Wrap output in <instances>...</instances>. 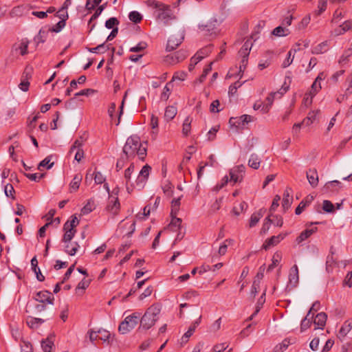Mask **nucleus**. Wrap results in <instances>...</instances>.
Listing matches in <instances>:
<instances>
[{"instance_id": "f257e3e1", "label": "nucleus", "mask_w": 352, "mask_h": 352, "mask_svg": "<svg viewBox=\"0 0 352 352\" xmlns=\"http://www.w3.org/2000/svg\"><path fill=\"white\" fill-rule=\"evenodd\" d=\"M71 218L63 226L65 233L62 241L65 243V252L70 256H74L76 254L80 245L77 242L72 243L71 241L75 236L76 232V228L79 224V221L75 216H72Z\"/></svg>"}, {"instance_id": "f03ea898", "label": "nucleus", "mask_w": 352, "mask_h": 352, "mask_svg": "<svg viewBox=\"0 0 352 352\" xmlns=\"http://www.w3.org/2000/svg\"><path fill=\"white\" fill-rule=\"evenodd\" d=\"M146 148L142 145L140 137L136 135L129 137L122 148L126 159L129 160L135 156H138L140 160H144L146 156Z\"/></svg>"}, {"instance_id": "7ed1b4c3", "label": "nucleus", "mask_w": 352, "mask_h": 352, "mask_svg": "<svg viewBox=\"0 0 352 352\" xmlns=\"http://www.w3.org/2000/svg\"><path fill=\"white\" fill-rule=\"evenodd\" d=\"M161 308L158 305H153L149 307L144 314L140 319L139 329L148 330L151 328L159 318Z\"/></svg>"}, {"instance_id": "20e7f679", "label": "nucleus", "mask_w": 352, "mask_h": 352, "mask_svg": "<svg viewBox=\"0 0 352 352\" xmlns=\"http://www.w3.org/2000/svg\"><path fill=\"white\" fill-rule=\"evenodd\" d=\"M140 314L134 312L131 315L126 316L124 320L120 324L118 331L122 334H126L140 322Z\"/></svg>"}, {"instance_id": "39448f33", "label": "nucleus", "mask_w": 352, "mask_h": 352, "mask_svg": "<svg viewBox=\"0 0 352 352\" xmlns=\"http://www.w3.org/2000/svg\"><path fill=\"white\" fill-rule=\"evenodd\" d=\"M156 7L159 8L157 19L164 25H168L170 21L175 19V16L169 6L157 3Z\"/></svg>"}, {"instance_id": "423d86ee", "label": "nucleus", "mask_w": 352, "mask_h": 352, "mask_svg": "<svg viewBox=\"0 0 352 352\" xmlns=\"http://www.w3.org/2000/svg\"><path fill=\"white\" fill-rule=\"evenodd\" d=\"M252 121L253 117L252 116L244 114L240 117L230 118L229 123L231 126H235L237 129H243L246 124Z\"/></svg>"}, {"instance_id": "0eeeda50", "label": "nucleus", "mask_w": 352, "mask_h": 352, "mask_svg": "<svg viewBox=\"0 0 352 352\" xmlns=\"http://www.w3.org/2000/svg\"><path fill=\"white\" fill-rule=\"evenodd\" d=\"M245 170V167L243 164L233 167L230 169L229 173L230 177V180L234 184L241 182L243 178Z\"/></svg>"}, {"instance_id": "6e6552de", "label": "nucleus", "mask_w": 352, "mask_h": 352, "mask_svg": "<svg viewBox=\"0 0 352 352\" xmlns=\"http://www.w3.org/2000/svg\"><path fill=\"white\" fill-rule=\"evenodd\" d=\"M33 298L38 302L50 305H53L54 300L53 294L47 290L36 292Z\"/></svg>"}, {"instance_id": "1a4fd4ad", "label": "nucleus", "mask_w": 352, "mask_h": 352, "mask_svg": "<svg viewBox=\"0 0 352 352\" xmlns=\"http://www.w3.org/2000/svg\"><path fill=\"white\" fill-rule=\"evenodd\" d=\"M120 209V204L118 197L114 195H110L108 198L106 210L111 214H117Z\"/></svg>"}, {"instance_id": "9d476101", "label": "nucleus", "mask_w": 352, "mask_h": 352, "mask_svg": "<svg viewBox=\"0 0 352 352\" xmlns=\"http://www.w3.org/2000/svg\"><path fill=\"white\" fill-rule=\"evenodd\" d=\"M184 36L182 33L171 36L167 42L166 50L170 52L176 49L183 41Z\"/></svg>"}, {"instance_id": "9b49d317", "label": "nucleus", "mask_w": 352, "mask_h": 352, "mask_svg": "<svg viewBox=\"0 0 352 352\" xmlns=\"http://www.w3.org/2000/svg\"><path fill=\"white\" fill-rule=\"evenodd\" d=\"M151 167L146 164L141 169L135 181L136 186L140 188H143L147 179L148 178L150 170Z\"/></svg>"}, {"instance_id": "f8f14e48", "label": "nucleus", "mask_w": 352, "mask_h": 352, "mask_svg": "<svg viewBox=\"0 0 352 352\" xmlns=\"http://www.w3.org/2000/svg\"><path fill=\"white\" fill-rule=\"evenodd\" d=\"M325 78L326 74H324V72H322L318 74V76L316 78L314 82L311 85V89L308 93V94L311 98L316 96V94L318 93L319 91L321 89L322 87L320 85V82L324 80Z\"/></svg>"}, {"instance_id": "ddd939ff", "label": "nucleus", "mask_w": 352, "mask_h": 352, "mask_svg": "<svg viewBox=\"0 0 352 352\" xmlns=\"http://www.w3.org/2000/svg\"><path fill=\"white\" fill-rule=\"evenodd\" d=\"M187 52L184 50H179L174 55H168L166 57V61L170 64H176L182 61L187 57Z\"/></svg>"}, {"instance_id": "4468645a", "label": "nucleus", "mask_w": 352, "mask_h": 352, "mask_svg": "<svg viewBox=\"0 0 352 352\" xmlns=\"http://www.w3.org/2000/svg\"><path fill=\"white\" fill-rule=\"evenodd\" d=\"M201 321V315L199 316V318L192 322L189 327L188 331L184 334L182 338V340L183 342H187L188 341L189 338L193 334L195 331L196 328L199 326Z\"/></svg>"}, {"instance_id": "2eb2a0df", "label": "nucleus", "mask_w": 352, "mask_h": 352, "mask_svg": "<svg viewBox=\"0 0 352 352\" xmlns=\"http://www.w3.org/2000/svg\"><path fill=\"white\" fill-rule=\"evenodd\" d=\"M31 68L26 67L23 74L21 82L19 87L23 91H27L29 89L30 82H28V78L31 77Z\"/></svg>"}, {"instance_id": "dca6fc26", "label": "nucleus", "mask_w": 352, "mask_h": 352, "mask_svg": "<svg viewBox=\"0 0 352 352\" xmlns=\"http://www.w3.org/2000/svg\"><path fill=\"white\" fill-rule=\"evenodd\" d=\"M299 281L298 268L294 265L291 269L289 274V283L295 287Z\"/></svg>"}, {"instance_id": "f3484780", "label": "nucleus", "mask_w": 352, "mask_h": 352, "mask_svg": "<svg viewBox=\"0 0 352 352\" xmlns=\"http://www.w3.org/2000/svg\"><path fill=\"white\" fill-rule=\"evenodd\" d=\"M285 236V234H278L277 236H272L270 239L265 241L263 245L265 250L269 249L271 246L277 245L280 242Z\"/></svg>"}, {"instance_id": "a211bd4d", "label": "nucleus", "mask_w": 352, "mask_h": 352, "mask_svg": "<svg viewBox=\"0 0 352 352\" xmlns=\"http://www.w3.org/2000/svg\"><path fill=\"white\" fill-rule=\"evenodd\" d=\"M291 188H287L283 193L282 207L285 211L288 210L292 203L293 197L291 195Z\"/></svg>"}, {"instance_id": "6ab92c4d", "label": "nucleus", "mask_w": 352, "mask_h": 352, "mask_svg": "<svg viewBox=\"0 0 352 352\" xmlns=\"http://www.w3.org/2000/svg\"><path fill=\"white\" fill-rule=\"evenodd\" d=\"M307 178L309 184L313 188H315L318 186V176L317 170L316 169H309L308 171H307Z\"/></svg>"}, {"instance_id": "aec40b11", "label": "nucleus", "mask_w": 352, "mask_h": 352, "mask_svg": "<svg viewBox=\"0 0 352 352\" xmlns=\"http://www.w3.org/2000/svg\"><path fill=\"white\" fill-rule=\"evenodd\" d=\"M45 320L38 318H34L32 316H28L26 320V324L28 326L32 329H38L42 324L45 322Z\"/></svg>"}, {"instance_id": "412c9836", "label": "nucleus", "mask_w": 352, "mask_h": 352, "mask_svg": "<svg viewBox=\"0 0 352 352\" xmlns=\"http://www.w3.org/2000/svg\"><path fill=\"white\" fill-rule=\"evenodd\" d=\"M327 318V315L324 312H320L316 316L314 323L317 326V328L323 329L326 324Z\"/></svg>"}, {"instance_id": "4be33fe9", "label": "nucleus", "mask_w": 352, "mask_h": 352, "mask_svg": "<svg viewBox=\"0 0 352 352\" xmlns=\"http://www.w3.org/2000/svg\"><path fill=\"white\" fill-rule=\"evenodd\" d=\"M318 230L317 228H307L304 231H302L300 235L296 238V241L298 244L301 243L304 241H305L307 239H308L311 234L315 233Z\"/></svg>"}, {"instance_id": "5701e85b", "label": "nucleus", "mask_w": 352, "mask_h": 352, "mask_svg": "<svg viewBox=\"0 0 352 352\" xmlns=\"http://www.w3.org/2000/svg\"><path fill=\"white\" fill-rule=\"evenodd\" d=\"M314 196L308 195L305 199L302 200L298 207L296 208L295 213L299 215L314 200Z\"/></svg>"}, {"instance_id": "b1692460", "label": "nucleus", "mask_w": 352, "mask_h": 352, "mask_svg": "<svg viewBox=\"0 0 352 352\" xmlns=\"http://www.w3.org/2000/svg\"><path fill=\"white\" fill-rule=\"evenodd\" d=\"M331 255H329L327 258L326 261V270L330 273L332 272L334 267L338 265L336 260L333 258V248L330 250Z\"/></svg>"}, {"instance_id": "393cba45", "label": "nucleus", "mask_w": 352, "mask_h": 352, "mask_svg": "<svg viewBox=\"0 0 352 352\" xmlns=\"http://www.w3.org/2000/svg\"><path fill=\"white\" fill-rule=\"evenodd\" d=\"M32 269L36 275V278L38 281H43L45 276L41 274L39 267H38V261L36 256H34L31 260Z\"/></svg>"}, {"instance_id": "a878e982", "label": "nucleus", "mask_w": 352, "mask_h": 352, "mask_svg": "<svg viewBox=\"0 0 352 352\" xmlns=\"http://www.w3.org/2000/svg\"><path fill=\"white\" fill-rule=\"evenodd\" d=\"M182 222V219L177 218V217H173L171 219L170 223L168 226V228L172 232H177L179 230H183Z\"/></svg>"}, {"instance_id": "bb28decb", "label": "nucleus", "mask_w": 352, "mask_h": 352, "mask_svg": "<svg viewBox=\"0 0 352 352\" xmlns=\"http://www.w3.org/2000/svg\"><path fill=\"white\" fill-rule=\"evenodd\" d=\"M288 87H282V88L276 92H271L269 96L267 97L266 100L267 101V104L269 107H270L274 102V100L275 98V96L277 95H279V97L280 98L284 94H285L288 90Z\"/></svg>"}, {"instance_id": "cd10ccee", "label": "nucleus", "mask_w": 352, "mask_h": 352, "mask_svg": "<svg viewBox=\"0 0 352 352\" xmlns=\"http://www.w3.org/2000/svg\"><path fill=\"white\" fill-rule=\"evenodd\" d=\"M351 329L352 322L349 321H345L339 331L338 338L340 339L344 338L348 334V333L350 332Z\"/></svg>"}, {"instance_id": "c85d7f7f", "label": "nucleus", "mask_w": 352, "mask_h": 352, "mask_svg": "<svg viewBox=\"0 0 352 352\" xmlns=\"http://www.w3.org/2000/svg\"><path fill=\"white\" fill-rule=\"evenodd\" d=\"M82 176L81 174H76L74 175L73 179L72 180L69 187H70V191H76L80 186V184L82 182Z\"/></svg>"}, {"instance_id": "c756f323", "label": "nucleus", "mask_w": 352, "mask_h": 352, "mask_svg": "<svg viewBox=\"0 0 352 352\" xmlns=\"http://www.w3.org/2000/svg\"><path fill=\"white\" fill-rule=\"evenodd\" d=\"M351 29H352V19L344 22L338 29L335 30V32L336 35H340Z\"/></svg>"}, {"instance_id": "7c9ffc66", "label": "nucleus", "mask_w": 352, "mask_h": 352, "mask_svg": "<svg viewBox=\"0 0 352 352\" xmlns=\"http://www.w3.org/2000/svg\"><path fill=\"white\" fill-rule=\"evenodd\" d=\"M294 343V342H291V340L289 338H285V340H283V342L278 344H277L274 349V352H283L284 351H285L287 347L292 344Z\"/></svg>"}, {"instance_id": "2f4dec72", "label": "nucleus", "mask_w": 352, "mask_h": 352, "mask_svg": "<svg viewBox=\"0 0 352 352\" xmlns=\"http://www.w3.org/2000/svg\"><path fill=\"white\" fill-rule=\"evenodd\" d=\"M177 109L174 106H168L166 108L164 118L167 121L173 120L177 115Z\"/></svg>"}, {"instance_id": "473e14b6", "label": "nucleus", "mask_w": 352, "mask_h": 352, "mask_svg": "<svg viewBox=\"0 0 352 352\" xmlns=\"http://www.w3.org/2000/svg\"><path fill=\"white\" fill-rule=\"evenodd\" d=\"M261 162V160L258 156L256 154L253 153L250 155L248 161V165L252 168L258 169L260 166Z\"/></svg>"}, {"instance_id": "72a5a7b5", "label": "nucleus", "mask_w": 352, "mask_h": 352, "mask_svg": "<svg viewBox=\"0 0 352 352\" xmlns=\"http://www.w3.org/2000/svg\"><path fill=\"white\" fill-rule=\"evenodd\" d=\"M325 188L329 191L334 192L338 191L342 188V184L338 180H333L325 184Z\"/></svg>"}, {"instance_id": "f704fd0d", "label": "nucleus", "mask_w": 352, "mask_h": 352, "mask_svg": "<svg viewBox=\"0 0 352 352\" xmlns=\"http://www.w3.org/2000/svg\"><path fill=\"white\" fill-rule=\"evenodd\" d=\"M262 217H263L262 210H260L259 211L253 213L250 219V223H249L250 228H252V227L255 226Z\"/></svg>"}, {"instance_id": "c9c22d12", "label": "nucleus", "mask_w": 352, "mask_h": 352, "mask_svg": "<svg viewBox=\"0 0 352 352\" xmlns=\"http://www.w3.org/2000/svg\"><path fill=\"white\" fill-rule=\"evenodd\" d=\"M327 41L322 42L312 49L311 53L314 54H320L325 52L327 50Z\"/></svg>"}, {"instance_id": "e433bc0d", "label": "nucleus", "mask_w": 352, "mask_h": 352, "mask_svg": "<svg viewBox=\"0 0 352 352\" xmlns=\"http://www.w3.org/2000/svg\"><path fill=\"white\" fill-rule=\"evenodd\" d=\"M318 112L319 111L309 112L308 116L301 122L302 124L305 126H309L311 124L316 120V115Z\"/></svg>"}, {"instance_id": "4c0bfd02", "label": "nucleus", "mask_w": 352, "mask_h": 352, "mask_svg": "<svg viewBox=\"0 0 352 352\" xmlns=\"http://www.w3.org/2000/svg\"><path fill=\"white\" fill-rule=\"evenodd\" d=\"M192 120V119L188 116L184 121L182 126V133L184 136H187L190 132V124Z\"/></svg>"}, {"instance_id": "58836bf2", "label": "nucleus", "mask_w": 352, "mask_h": 352, "mask_svg": "<svg viewBox=\"0 0 352 352\" xmlns=\"http://www.w3.org/2000/svg\"><path fill=\"white\" fill-rule=\"evenodd\" d=\"M289 32L288 29L278 26L272 30V34L276 36H285L288 35Z\"/></svg>"}, {"instance_id": "ea45409f", "label": "nucleus", "mask_w": 352, "mask_h": 352, "mask_svg": "<svg viewBox=\"0 0 352 352\" xmlns=\"http://www.w3.org/2000/svg\"><path fill=\"white\" fill-rule=\"evenodd\" d=\"M265 293L264 292L263 295L261 296V298L258 299V301L257 302V305L256 306V310L248 318L249 320H252V318L259 312L261 308L262 307L263 304L265 302Z\"/></svg>"}, {"instance_id": "a19ab883", "label": "nucleus", "mask_w": 352, "mask_h": 352, "mask_svg": "<svg viewBox=\"0 0 352 352\" xmlns=\"http://www.w3.org/2000/svg\"><path fill=\"white\" fill-rule=\"evenodd\" d=\"M129 18L130 21L135 23H140L142 20V14L138 11H132L129 14Z\"/></svg>"}, {"instance_id": "79ce46f5", "label": "nucleus", "mask_w": 352, "mask_h": 352, "mask_svg": "<svg viewBox=\"0 0 352 352\" xmlns=\"http://www.w3.org/2000/svg\"><path fill=\"white\" fill-rule=\"evenodd\" d=\"M51 158L52 156H47L42 160L38 166V169L41 170V167H47V169H50L54 166V162L50 163Z\"/></svg>"}, {"instance_id": "37998d69", "label": "nucleus", "mask_w": 352, "mask_h": 352, "mask_svg": "<svg viewBox=\"0 0 352 352\" xmlns=\"http://www.w3.org/2000/svg\"><path fill=\"white\" fill-rule=\"evenodd\" d=\"M309 316H310L309 313H308L307 314L306 317L301 321V324H300L301 331H305L311 326V320L313 318V316H311L309 318Z\"/></svg>"}, {"instance_id": "c03bdc74", "label": "nucleus", "mask_w": 352, "mask_h": 352, "mask_svg": "<svg viewBox=\"0 0 352 352\" xmlns=\"http://www.w3.org/2000/svg\"><path fill=\"white\" fill-rule=\"evenodd\" d=\"M4 192L8 197H10L12 199H15L14 197V189L13 185L11 184H7L4 186Z\"/></svg>"}, {"instance_id": "a18cd8bd", "label": "nucleus", "mask_w": 352, "mask_h": 352, "mask_svg": "<svg viewBox=\"0 0 352 352\" xmlns=\"http://www.w3.org/2000/svg\"><path fill=\"white\" fill-rule=\"evenodd\" d=\"M281 259V256L278 253L274 254L272 259V264L268 266L267 271H272L275 267H276Z\"/></svg>"}, {"instance_id": "49530a36", "label": "nucleus", "mask_w": 352, "mask_h": 352, "mask_svg": "<svg viewBox=\"0 0 352 352\" xmlns=\"http://www.w3.org/2000/svg\"><path fill=\"white\" fill-rule=\"evenodd\" d=\"M248 208V204L245 201H241L239 203L238 206H234L233 208V212L236 215H239L241 212L245 210Z\"/></svg>"}, {"instance_id": "de8ad7c7", "label": "nucleus", "mask_w": 352, "mask_h": 352, "mask_svg": "<svg viewBox=\"0 0 352 352\" xmlns=\"http://www.w3.org/2000/svg\"><path fill=\"white\" fill-rule=\"evenodd\" d=\"M327 0H319L318 5V10L315 11L316 15L318 16L321 14L327 8Z\"/></svg>"}, {"instance_id": "09e8293b", "label": "nucleus", "mask_w": 352, "mask_h": 352, "mask_svg": "<svg viewBox=\"0 0 352 352\" xmlns=\"http://www.w3.org/2000/svg\"><path fill=\"white\" fill-rule=\"evenodd\" d=\"M53 346L54 342L50 340L49 339L43 341L41 343V346L44 352H52V349Z\"/></svg>"}, {"instance_id": "8fccbe9b", "label": "nucleus", "mask_w": 352, "mask_h": 352, "mask_svg": "<svg viewBox=\"0 0 352 352\" xmlns=\"http://www.w3.org/2000/svg\"><path fill=\"white\" fill-rule=\"evenodd\" d=\"M119 21L116 17H111L105 22V27L108 29H113L115 28V25H118L119 24Z\"/></svg>"}, {"instance_id": "3c124183", "label": "nucleus", "mask_w": 352, "mask_h": 352, "mask_svg": "<svg viewBox=\"0 0 352 352\" xmlns=\"http://www.w3.org/2000/svg\"><path fill=\"white\" fill-rule=\"evenodd\" d=\"M134 171V165L133 164H131V165L126 168L124 171V179L126 180V184L127 185L131 179V176L133 172Z\"/></svg>"}, {"instance_id": "603ef678", "label": "nucleus", "mask_w": 352, "mask_h": 352, "mask_svg": "<svg viewBox=\"0 0 352 352\" xmlns=\"http://www.w3.org/2000/svg\"><path fill=\"white\" fill-rule=\"evenodd\" d=\"M45 175V173H41L39 175H38L37 173H24V175L27 178L34 182H38L41 179L44 177Z\"/></svg>"}, {"instance_id": "864d4df0", "label": "nucleus", "mask_w": 352, "mask_h": 352, "mask_svg": "<svg viewBox=\"0 0 352 352\" xmlns=\"http://www.w3.org/2000/svg\"><path fill=\"white\" fill-rule=\"evenodd\" d=\"M233 242L232 239H228L224 241V243L221 245L219 248V254L220 255H224L227 252L228 245L231 244Z\"/></svg>"}, {"instance_id": "5fc2aeb1", "label": "nucleus", "mask_w": 352, "mask_h": 352, "mask_svg": "<svg viewBox=\"0 0 352 352\" xmlns=\"http://www.w3.org/2000/svg\"><path fill=\"white\" fill-rule=\"evenodd\" d=\"M28 41H22L20 43L19 47L16 50H19L20 52V54L24 56L28 54Z\"/></svg>"}, {"instance_id": "6e6d98bb", "label": "nucleus", "mask_w": 352, "mask_h": 352, "mask_svg": "<svg viewBox=\"0 0 352 352\" xmlns=\"http://www.w3.org/2000/svg\"><path fill=\"white\" fill-rule=\"evenodd\" d=\"M212 65V63H210L204 69L203 73L199 76L200 82H202L206 79L207 75L211 72Z\"/></svg>"}, {"instance_id": "4d7b16f0", "label": "nucleus", "mask_w": 352, "mask_h": 352, "mask_svg": "<svg viewBox=\"0 0 352 352\" xmlns=\"http://www.w3.org/2000/svg\"><path fill=\"white\" fill-rule=\"evenodd\" d=\"M65 20L59 21L52 29H50L51 32H59L65 26Z\"/></svg>"}, {"instance_id": "13d9d810", "label": "nucleus", "mask_w": 352, "mask_h": 352, "mask_svg": "<svg viewBox=\"0 0 352 352\" xmlns=\"http://www.w3.org/2000/svg\"><path fill=\"white\" fill-rule=\"evenodd\" d=\"M272 220L270 219V216H268L265 219L263 224V226L261 229V232L265 234L267 232L270 228V225L272 223Z\"/></svg>"}, {"instance_id": "bf43d9fd", "label": "nucleus", "mask_w": 352, "mask_h": 352, "mask_svg": "<svg viewBox=\"0 0 352 352\" xmlns=\"http://www.w3.org/2000/svg\"><path fill=\"white\" fill-rule=\"evenodd\" d=\"M334 206L333 204L329 200L323 201L322 209L327 212H331L333 211Z\"/></svg>"}, {"instance_id": "052dcab7", "label": "nucleus", "mask_w": 352, "mask_h": 352, "mask_svg": "<svg viewBox=\"0 0 352 352\" xmlns=\"http://www.w3.org/2000/svg\"><path fill=\"white\" fill-rule=\"evenodd\" d=\"M146 43L140 42L136 46L131 47L129 51L132 52H141L146 47Z\"/></svg>"}, {"instance_id": "680f3d73", "label": "nucleus", "mask_w": 352, "mask_h": 352, "mask_svg": "<svg viewBox=\"0 0 352 352\" xmlns=\"http://www.w3.org/2000/svg\"><path fill=\"white\" fill-rule=\"evenodd\" d=\"M94 182L97 184H101L104 182L105 177L102 175L100 172H95L94 173Z\"/></svg>"}, {"instance_id": "e2e57ef3", "label": "nucleus", "mask_w": 352, "mask_h": 352, "mask_svg": "<svg viewBox=\"0 0 352 352\" xmlns=\"http://www.w3.org/2000/svg\"><path fill=\"white\" fill-rule=\"evenodd\" d=\"M280 200V197L279 195H276L274 197L272 204V206L270 207V212L271 213L273 212L274 211H275L276 209L278 207Z\"/></svg>"}, {"instance_id": "0e129e2a", "label": "nucleus", "mask_w": 352, "mask_h": 352, "mask_svg": "<svg viewBox=\"0 0 352 352\" xmlns=\"http://www.w3.org/2000/svg\"><path fill=\"white\" fill-rule=\"evenodd\" d=\"M170 94V89L168 85H166L163 89V91L161 94V100H167Z\"/></svg>"}, {"instance_id": "69168bd1", "label": "nucleus", "mask_w": 352, "mask_h": 352, "mask_svg": "<svg viewBox=\"0 0 352 352\" xmlns=\"http://www.w3.org/2000/svg\"><path fill=\"white\" fill-rule=\"evenodd\" d=\"M82 142L83 141L81 138H80V140L78 139V140H75L73 145L71 146V148L69 149V153H72V152H74V150L81 148V146L82 145Z\"/></svg>"}, {"instance_id": "338daca9", "label": "nucleus", "mask_w": 352, "mask_h": 352, "mask_svg": "<svg viewBox=\"0 0 352 352\" xmlns=\"http://www.w3.org/2000/svg\"><path fill=\"white\" fill-rule=\"evenodd\" d=\"M219 126L218 127H212L208 132V140L210 141H212L214 140L216 137V133L218 131Z\"/></svg>"}, {"instance_id": "774afa93", "label": "nucleus", "mask_w": 352, "mask_h": 352, "mask_svg": "<svg viewBox=\"0 0 352 352\" xmlns=\"http://www.w3.org/2000/svg\"><path fill=\"white\" fill-rule=\"evenodd\" d=\"M220 105V102L218 100H214L211 104H210V110L211 112H213V113H218L221 110L218 109V107Z\"/></svg>"}]
</instances>
